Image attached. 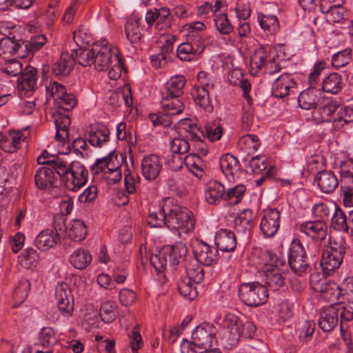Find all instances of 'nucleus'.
I'll return each instance as SVG.
<instances>
[{
  "label": "nucleus",
  "mask_w": 353,
  "mask_h": 353,
  "mask_svg": "<svg viewBox=\"0 0 353 353\" xmlns=\"http://www.w3.org/2000/svg\"><path fill=\"white\" fill-rule=\"evenodd\" d=\"M114 53L107 40L94 43L90 48H80L76 52L77 63L84 67L93 66L99 71L108 70L112 64Z\"/></svg>",
  "instance_id": "1"
},
{
  "label": "nucleus",
  "mask_w": 353,
  "mask_h": 353,
  "mask_svg": "<svg viewBox=\"0 0 353 353\" xmlns=\"http://www.w3.org/2000/svg\"><path fill=\"white\" fill-rule=\"evenodd\" d=\"M164 214L165 226L170 230H181L188 233L194 229V220L192 213L186 208L174 202L170 198L164 199Z\"/></svg>",
  "instance_id": "2"
},
{
  "label": "nucleus",
  "mask_w": 353,
  "mask_h": 353,
  "mask_svg": "<svg viewBox=\"0 0 353 353\" xmlns=\"http://www.w3.org/2000/svg\"><path fill=\"white\" fill-rule=\"evenodd\" d=\"M347 245L343 237L334 239L321 256V266L324 274L330 275L338 270L344 258Z\"/></svg>",
  "instance_id": "3"
},
{
  "label": "nucleus",
  "mask_w": 353,
  "mask_h": 353,
  "mask_svg": "<svg viewBox=\"0 0 353 353\" xmlns=\"http://www.w3.org/2000/svg\"><path fill=\"white\" fill-rule=\"evenodd\" d=\"M225 321L228 330L224 337L230 346L236 345L241 338H252L255 333L256 326L248 320L243 321L234 314H228Z\"/></svg>",
  "instance_id": "4"
},
{
  "label": "nucleus",
  "mask_w": 353,
  "mask_h": 353,
  "mask_svg": "<svg viewBox=\"0 0 353 353\" xmlns=\"http://www.w3.org/2000/svg\"><path fill=\"white\" fill-rule=\"evenodd\" d=\"M49 165L41 167L35 172L34 183L39 189L45 190L54 186L58 177L61 180V174L65 170V161L64 160H56Z\"/></svg>",
  "instance_id": "5"
},
{
  "label": "nucleus",
  "mask_w": 353,
  "mask_h": 353,
  "mask_svg": "<svg viewBox=\"0 0 353 353\" xmlns=\"http://www.w3.org/2000/svg\"><path fill=\"white\" fill-rule=\"evenodd\" d=\"M65 170L61 174V182L68 190L77 192L86 183L88 172L79 162L68 164L65 161Z\"/></svg>",
  "instance_id": "6"
},
{
  "label": "nucleus",
  "mask_w": 353,
  "mask_h": 353,
  "mask_svg": "<svg viewBox=\"0 0 353 353\" xmlns=\"http://www.w3.org/2000/svg\"><path fill=\"white\" fill-rule=\"evenodd\" d=\"M179 129L181 133L189 140L198 142L199 150L201 155H206L208 152V147L203 143L205 138L203 130L190 119H181L179 121Z\"/></svg>",
  "instance_id": "7"
},
{
  "label": "nucleus",
  "mask_w": 353,
  "mask_h": 353,
  "mask_svg": "<svg viewBox=\"0 0 353 353\" xmlns=\"http://www.w3.org/2000/svg\"><path fill=\"white\" fill-rule=\"evenodd\" d=\"M288 261L292 270L301 274L308 268L307 263V254L299 240L292 241L289 252Z\"/></svg>",
  "instance_id": "8"
},
{
  "label": "nucleus",
  "mask_w": 353,
  "mask_h": 353,
  "mask_svg": "<svg viewBox=\"0 0 353 353\" xmlns=\"http://www.w3.org/2000/svg\"><path fill=\"white\" fill-rule=\"evenodd\" d=\"M339 107L340 104L337 101H327L318 108H315L312 117L317 123L332 122L336 128H342L343 123L339 124Z\"/></svg>",
  "instance_id": "9"
},
{
  "label": "nucleus",
  "mask_w": 353,
  "mask_h": 353,
  "mask_svg": "<svg viewBox=\"0 0 353 353\" xmlns=\"http://www.w3.org/2000/svg\"><path fill=\"white\" fill-rule=\"evenodd\" d=\"M217 247L210 245L203 241L196 242L193 247V253L196 261L201 265H212L219 260Z\"/></svg>",
  "instance_id": "10"
},
{
  "label": "nucleus",
  "mask_w": 353,
  "mask_h": 353,
  "mask_svg": "<svg viewBox=\"0 0 353 353\" xmlns=\"http://www.w3.org/2000/svg\"><path fill=\"white\" fill-rule=\"evenodd\" d=\"M192 339L199 348L209 350L216 339L215 327L208 323H201L193 330Z\"/></svg>",
  "instance_id": "11"
},
{
  "label": "nucleus",
  "mask_w": 353,
  "mask_h": 353,
  "mask_svg": "<svg viewBox=\"0 0 353 353\" xmlns=\"http://www.w3.org/2000/svg\"><path fill=\"white\" fill-rule=\"evenodd\" d=\"M281 223V213L276 208L265 210L261 220L260 228L265 238L274 236Z\"/></svg>",
  "instance_id": "12"
},
{
  "label": "nucleus",
  "mask_w": 353,
  "mask_h": 353,
  "mask_svg": "<svg viewBox=\"0 0 353 353\" xmlns=\"http://www.w3.org/2000/svg\"><path fill=\"white\" fill-rule=\"evenodd\" d=\"M239 296L246 305L257 307L266 303L269 294L268 288H239Z\"/></svg>",
  "instance_id": "13"
},
{
  "label": "nucleus",
  "mask_w": 353,
  "mask_h": 353,
  "mask_svg": "<svg viewBox=\"0 0 353 353\" xmlns=\"http://www.w3.org/2000/svg\"><path fill=\"white\" fill-rule=\"evenodd\" d=\"M105 168L108 169L110 173H117V179H115L116 181L121 179V172L117 159V155L115 154L114 150H111L108 156L101 159H97L94 164L91 167V170L94 174H98L102 172Z\"/></svg>",
  "instance_id": "14"
},
{
  "label": "nucleus",
  "mask_w": 353,
  "mask_h": 353,
  "mask_svg": "<svg viewBox=\"0 0 353 353\" xmlns=\"http://www.w3.org/2000/svg\"><path fill=\"white\" fill-rule=\"evenodd\" d=\"M263 279L261 281H256L250 283H244L241 287H281L283 283V278L280 274L278 267H272L264 269L262 271Z\"/></svg>",
  "instance_id": "15"
},
{
  "label": "nucleus",
  "mask_w": 353,
  "mask_h": 353,
  "mask_svg": "<svg viewBox=\"0 0 353 353\" xmlns=\"http://www.w3.org/2000/svg\"><path fill=\"white\" fill-rule=\"evenodd\" d=\"M78 50H73L70 53L63 52L59 59L52 66V72L57 77H65L70 73L75 62H77L76 52Z\"/></svg>",
  "instance_id": "16"
},
{
  "label": "nucleus",
  "mask_w": 353,
  "mask_h": 353,
  "mask_svg": "<svg viewBox=\"0 0 353 353\" xmlns=\"http://www.w3.org/2000/svg\"><path fill=\"white\" fill-rule=\"evenodd\" d=\"M338 310L336 305L332 304L319 311V326L325 332L333 330L339 324Z\"/></svg>",
  "instance_id": "17"
},
{
  "label": "nucleus",
  "mask_w": 353,
  "mask_h": 353,
  "mask_svg": "<svg viewBox=\"0 0 353 353\" xmlns=\"http://www.w3.org/2000/svg\"><path fill=\"white\" fill-rule=\"evenodd\" d=\"M110 130L104 125H91L88 132V141L94 147L101 148L110 141Z\"/></svg>",
  "instance_id": "18"
},
{
  "label": "nucleus",
  "mask_w": 353,
  "mask_h": 353,
  "mask_svg": "<svg viewBox=\"0 0 353 353\" xmlns=\"http://www.w3.org/2000/svg\"><path fill=\"white\" fill-rule=\"evenodd\" d=\"M300 231L313 239L324 240L327 234V226L325 221H310L300 225Z\"/></svg>",
  "instance_id": "19"
},
{
  "label": "nucleus",
  "mask_w": 353,
  "mask_h": 353,
  "mask_svg": "<svg viewBox=\"0 0 353 353\" xmlns=\"http://www.w3.org/2000/svg\"><path fill=\"white\" fill-rule=\"evenodd\" d=\"M296 82L290 74H283L273 83L272 93L276 98L287 96L290 89L296 87Z\"/></svg>",
  "instance_id": "20"
},
{
  "label": "nucleus",
  "mask_w": 353,
  "mask_h": 353,
  "mask_svg": "<svg viewBox=\"0 0 353 353\" xmlns=\"http://www.w3.org/2000/svg\"><path fill=\"white\" fill-rule=\"evenodd\" d=\"M25 139L26 137L23 132L10 130L0 138V148L6 152H15L20 148L21 141Z\"/></svg>",
  "instance_id": "21"
},
{
  "label": "nucleus",
  "mask_w": 353,
  "mask_h": 353,
  "mask_svg": "<svg viewBox=\"0 0 353 353\" xmlns=\"http://www.w3.org/2000/svg\"><path fill=\"white\" fill-rule=\"evenodd\" d=\"M254 255L256 257V263L262 271L272 267L282 266L285 263L280 256L267 250L257 249L254 251Z\"/></svg>",
  "instance_id": "22"
},
{
  "label": "nucleus",
  "mask_w": 353,
  "mask_h": 353,
  "mask_svg": "<svg viewBox=\"0 0 353 353\" xmlns=\"http://www.w3.org/2000/svg\"><path fill=\"white\" fill-rule=\"evenodd\" d=\"M224 186L216 180L208 181L204 187L205 199L210 205H217L224 201Z\"/></svg>",
  "instance_id": "23"
},
{
  "label": "nucleus",
  "mask_w": 353,
  "mask_h": 353,
  "mask_svg": "<svg viewBox=\"0 0 353 353\" xmlns=\"http://www.w3.org/2000/svg\"><path fill=\"white\" fill-rule=\"evenodd\" d=\"M161 168L159 158L156 154L145 156L142 160V174L147 180L155 179L159 176Z\"/></svg>",
  "instance_id": "24"
},
{
  "label": "nucleus",
  "mask_w": 353,
  "mask_h": 353,
  "mask_svg": "<svg viewBox=\"0 0 353 353\" xmlns=\"http://www.w3.org/2000/svg\"><path fill=\"white\" fill-rule=\"evenodd\" d=\"M215 244L217 248L223 252H232L237 244L236 235L231 230L221 229L215 236Z\"/></svg>",
  "instance_id": "25"
},
{
  "label": "nucleus",
  "mask_w": 353,
  "mask_h": 353,
  "mask_svg": "<svg viewBox=\"0 0 353 353\" xmlns=\"http://www.w3.org/2000/svg\"><path fill=\"white\" fill-rule=\"evenodd\" d=\"M55 296L60 312L64 316H70L74 305L70 288H56Z\"/></svg>",
  "instance_id": "26"
},
{
  "label": "nucleus",
  "mask_w": 353,
  "mask_h": 353,
  "mask_svg": "<svg viewBox=\"0 0 353 353\" xmlns=\"http://www.w3.org/2000/svg\"><path fill=\"white\" fill-rule=\"evenodd\" d=\"M186 83V79L183 75L172 77L166 83L165 90L162 94L170 97H180L183 94V90Z\"/></svg>",
  "instance_id": "27"
},
{
  "label": "nucleus",
  "mask_w": 353,
  "mask_h": 353,
  "mask_svg": "<svg viewBox=\"0 0 353 353\" xmlns=\"http://www.w3.org/2000/svg\"><path fill=\"white\" fill-rule=\"evenodd\" d=\"M18 79L19 89L26 91H32L37 88V69L28 66Z\"/></svg>",
  "instance_id": "28"
},
{
  "label": "nucleus",
  "mask_w": 353,
  "mask_h": 353,
  "mask_svg": "<svg viewBox=\"0 0 353 353\" xmlns=\"http://www.w3.org/2000/svg\"><path fill=\"white\" fill-rule=\"evenodd\" d=\"M203 50L204 47L203 46L190 42H185L178 46L177 56L182 61H190L194 60Z\"/></svg>",
  "instance_id": "29"
},
{
  "label": "nucleus",
  "mask_w": 353,
  "mask_h": 353,
  "mask_svg": "<svg viewBox=\"0 0 353 353\" xmlns=\"http://www.w3.org/2000/svg\"><path fill=\"white\" fill-rule=\"evenodd\" d=\"M57 233L52 230L47 229L41 231L37 236L34 245L39 250L46 251L52 248L57 243Z\"/></svg>",
  "instance_id": "30"
},
{
  "label": "nucleus",
  "mask_w": 353,
  "mask_h": 353,
  "mask_svg": "<svg viewBox=\"0 0 353 353\" xmlns=\"http://www.w3.org/2000/svg\"><path fill=\"white\" fill-rule=\"evenodd\" d=\"M316 179L319 188L325 193L332 192L339 183L334 173L328 170L319 172Z\"/></svg>",
  "instance_id": "31"
},
{
  "label": "nucleus",
  "mask_w": 353,
  "mask_h": 353,
  "mask_svg": "<svg viewBox=\"0 0 353 353\" xmlns=\"http://www.w3.org/2000/svg\"><path fill=\"white\" fill-rule=\"evenodd\" d=\"M219 163L222 172L226 177H234L240 171L241 165L239 160L230 154L222 156Z\"/></svg>",
  "instance_id": "32"
},
{
  "label": "nucleus",
  "mask_w": 353,
  "mask_h": 353,
  "mask_svg": "<svg viewBox=\"0 0 353 353\" xmlns=\"http://www.w3.org/2000/svg\"><path fill=\"white\" fill-rule=\"evenodd\" d=\"M210 90L205 88H200L198 86H193L190 94L195 104L203 110L210 112L212 110V105L210 97Z\"/></svg>",
  "instance_id": "33"
},
{
  "label": "nucleus",
  "mask_w": 353,
  "mask_h": 353,
  "mask_svg": "<svg viewBox=\"0 0 353 353\" xmlns=\"http://www.w3.org/2000/svg\"><path fill=\"white\" fill-rule=\"evenodd\" d=\"M164 248L168 256L169 265L171 266L178 265L188 252L187 246L182 242L176 243L173 245H165Z\"/></svg>",
  "instance_id": "34"
},
{
  "label": "nucleus",
  "mask_w": 353,
  "mask_h": 353,
  "mask_svg": "<svg viewBox=\"0 0 353 353\" xmlns=\"http://www.w3.org/2000/svg\"><path fill=\"white\" fill-rule=\"evenodd\" d=\"M24 41L17 40L14 37H3L0 39V56L5 57L13 55L21 48Z\"/></svg>",
  "instance_id": "35"
},
{
  "label": "nucleus",
  "mask_w": 353,
  "mask_h": 353,
  "mask_svg": "<svg viewBox=\"0 0 353 353\" xmlns=\"http://www.w3.org/2000/svg\"><path fill=\"white\" fill-rule=\"evenodd\" d=\"M343 87L341 76L336 72L329 74L321 83V90L331 94L339 93Z\"/></svg>",
  "instance_id": "36"
},
{
  "label": "nucleus",
  "mask_w": 353,
  "mask_h": 353,
  "mask_svg": "<svg viewBox=\"0 0 353 353\" xmlns=\"http://www.w3.org/2000/svg\"><path fill=\"white\" fill-rule=\"evenodd\" d=\"M186 273L187 276L183 279V282L187 287L201 284L204 279V270L199 264L186 266Z\"/></svg>",
  "instance_id": "37"
},
{
  "label": "nucleus",
  "mask_w": 353,
  "mask_h": 353,
  "mask_svg": "<svg viewBox=\"0 0 353 353\" xmlns=\"http://www.w3.org/2000/svg\"><path fill=\"white\" fill-rule=\"evenodd\" d=\"M271 49L270 48H265L261 46L251 56L250 64L252 69H256L258 70L264 68L266 69V65L270 58Z\"/></svg>",
  "instance_id": "38"
},
{
  "label": "nucleus",
  "mask_w": 353,
  "mask_h": 353,
  "mask_svg": "<svg viewBox=\"0 0 353 353\" xmlns=\"http://www.w3.org/2000/svg\"><path fill=\"white\" fill-rule=\"evenodd\" d=\"M179 98L162 94L161 105L163 111L174 116L181 114L184 109V104Z\"/></svg>",
  "instance_id": "39"
},
{
  "label": "nucleus",
  "mask_w": 353,
  "mask_h": 353,
  "mask_svg": "<svg viewBox=\"0 0 353 353\" xmlns=\"http://www.w3.org/2000/svg\"><path fill=\"white\" fill-rule=\"evenodd\" d=\"M141 18H132L129 19L125 26V32L128 39L132 43L139 42L142 37L139 23Z\"/></svg>",
  "instance_id": "40"
},
{
  "label": "nucleus",
  "mask_w": 353,
  "mask_h": 353,
  "mask_svg": "<svg viewBox=\"0 0 353 353\" xmlns=\"http://www.w3.org/2000/svg\"><path fill=\"white\" fill-rule=\"evenodd\" d=\"M328 4L327 1H324L321 4V10L322 12L326 14L328 21L332 23H339L344 19L345 8L339 5H332L326 8Z\"/></svg>",
  "instance_id": "41"
},
{
  "label": "nucleus",
  "mask_w": 353,
  "mask_h": 353,
  "mask_svg": "<svg viewBox=\"0 0 353 353\" xmlns=\"http://www.w3.org/2000/svg\"><path fill=\"white\" fill-rule=\"evenodd\" d=\"M18 259L22 267L26 269H34L37 266L39 255L34 248H28L23 251Z\"/></svg>",
  "instance_id": "42"
},
{
  "label": "nucleus",
  "mask_w": 353,
  "mask_h": 353,
  "mask_svg": "<svg viewBox=\"0 0 353 353\" xmlns=\"http://www.w3.org/2000/svg\"><path fill=\"white\" fill-rule=\"evenodd\" d=\"M92 261V256L88 251L79 248L70 255V263L77 269L85 268Z\"/></svg>",
  "instance_id": "43"
},
{
  "label": "nucleus",
  "mask_w": 353,
  "mask_h": 353,
  "mask_svg": "<svg viewBox=\"0 0 353 353\" xmlns=\"http://www.w3.org/2000/svg\"><path fill=\"white\" fill-rule=\"evenodd\" d=\"M68 236L70 239L75 241H80L85 239L87 234V229L83 221L76 219L68 224Z\"/></svg>",
  "instance_id": "44"
},
{
  "label": "nucleus",
  "mask_w": 353,
  "mask_h": 353,
  "mask_svg": "<svg viewBox=\"0 0 353 353\" xmlns=\"http://www.w3.org/2000/svg\"><path fill=\"white\" fill-rule=\"evenodd\" d=\"M185 165L188 170L201 179L204 173L205 165L198 154H189L185 157Z\"/></svg>",
  "instance_id": "45"
},
{
  "label": "nucleus",
  "mask_w": 353,
  "mask_h": 353,
  "mask_svg": "<svg viewBox=\"0 0 353 353\" xmlns=\"http://www.w3.org/2000/svg\"><path fill=\"white\" fill-rule=\"evenodd\" d=\"M253 213L250 209H245L239 214L234 221L235 228L238 231H250L252 228Z\"/></svg>",
  "instance_id": "46"
},
{
  "label": "nucleus",
  "mask_w": 353,
  "mask_h": 353,
  "mask_svg": "<svg viewBox=\"0 0 353 353\" xmlns=\"http://www.w3.org/2000/svg\"><path fill=\"white\" fill-rule=\"evenodd\" d=\"M258 21L261 28L268 34H274L279 30V23L274 15L259 14Z\"/></svg>",
  "instance_id": "47"
},
{
  "label": "nucleus",
  "mask_w": 353,
  "mask_h": 353,
  "mask_svg": "<svg viewBox=\"0 0 353 353\" xmlns=\"http://www.w3.org/2000/svg\"><path fill=\"white\" fill-rule=\"evenodd\" d=\"M332 225L339 231L347 232L350 226H349L348 219L345 212L336 205L332 212Z\"/></svg>",
  "instance_id": "48"
},
{
  "label": "nucleus",
  "mask_w": 353,
  "mask_h": 353,
  "mask_svg": "<svg viewBox=\"0 0 353 353\" xmlns=\"http://www.w3.org/2000/svg\"><path fill=\"white\" fill-rule=\"evenodd\" d=\"M54 123L56 125V139L59 141H64L68 139V127L70 124V119L67 115H60L55 119Z\"/></svg>",
  "instance_id": "49"
},
{
  "label": "nucleus",
  "mask_w": 353,
  "mask_h": 353,
  "mask_svg": "<svg viewBox=\"0 0 353 353\" xmlns=\"http://www.w3.org/2000/svg\"><path fill=\"white\" fill-rule=\"evenodd\" d=\"M239 145L245 153L252 154L257 151L260 146V143L256 135L246 134L240 139Z\"/></svg>",
  "instance_id": "50"
},
{
  "label": "nucleus",
  "mask_w": 353,
  "mask_h": 353,
  "mask_svg": "<svg viewBox=\"0 0 353 353\" xmlns=\"http://www.w3.org/2000/svg\"><path fill=\"white\" fill-rule=\"evenodd\" d=\"M317 97L315 90L307 89L301 92L298 98L299 106L304 110H310L316 108Z\"/></svg>",
  "instance_id": "51"
},
{
  "label": "nucleus",
  "mask_w": 353,
  "mask_h": 353,
  "mask_svg": "<svg viewBox=\"0 0 353 353\" xmlns=\"http://www.w3.org/2000/svg\"><path fill=\"white\" fill-rule=\"evenodd\" d=\"M245 192V187L243 185H236L227 191L224 189V201H230V204L236 205L241 202Z\"/></svg>",
  "instance_id": "52"
},
{
  "label": "nucleus",
  "mask_w": 353,
  "mask_h": 353,
  "mask_svg": "<svg viewBox=\"0 0 353 353\" xmlns=\"http://www.w3.org/2000/svg\"><path fill=\"white\" fill-rule=\"evenodd\" d=\"M336 206L335 204L327 205V203H319L313 206L312 214L314 216L325 221L329 219Z\"/></svg>",
  "instance_id": "53"
},
{
  "label": "nucleus",
  "mask_w": 353,
  "mask_h": 353,
  "mask_svg": "<svg viewBox=\"0 0 353 353\" xmlns=\"http://www.w3.org/2000/svg\"><path fill=\"white\" fill-rule=\"evenodd\" d=\"M216 28L222 34H229L233 30V26L230 22L226 14H218L214 18Z\"/></svg>",
  "instance_id": "54"
},
{
  "label": "nucleus",
  "mask_w": 353,
  "mask_h": 353,
  "mask_svg": "<svg viewBox=\"0 0 353 353\" xmlns=\"http://www.w3.org/2000/svg\"><path fill=\"white\" fill-rule=\"evenodd\" d=\"M39 339L43 347H49L57 343L56 334L50 327H43L39 332Z\"/></svg>",
  "instance_id": "55"
},
{
  "label": "nucleus",
  "mask_w": 353,
  "mask_h": 353,
  "mask_svg": "<svg viewBox=\"0 0 353 353\" xmlns=\"http://www.w3.org/2000/svg\"><path fill=\"white\" fill-rule=\"evenodd\" d=\"M164 201L161 208L156 212H150L147 221L151 228H161L165 225V214H164Z\"/></svg>",
  "instance_id": "56"
},
{
  "label": "nucleus",
  "mask_w": 353,
  "mask_h": 353,
  "mask_svg": "<svg viewBox=\"0 0 353 353\" xmlns=\"http://www.w3.org/2000/svg\"><path fill=\"white\" fill-rule=\"evenodd\" d=\"M180 134H181V132ZM184 134L185 133L183 132L182 135L185 137V139L176 137L173 139L170 142V148L172 153L182 155L189 151L190 147L188 141L189 139H187Z\"/></svg>",
  "instance_id": "57"
},
{
  "label": "nucleus",
  "mask_w": 353,
  "mask_h": 353,
  "mask_svg": "<svg viewBox=\"0 0 353 353\" xmlns=\"http://www.w3.org/2000/svg\"><path fill=\"white\" fill-rule=\"evenodd\" d=\"M336 305V310H338V317L340 319V330L343 332L345 323L353 321V307L351 306H342L339 304Z\"/></svg>",
  "instance_id": "58"
},
{
  "label": "nucleus",
  "mask_w": 353,
  "mask_h": 353,
  "mask_svg": "<svg viewBox=\"0 0 353 353\" xmlns=\"http://www.w3.org/2000/svg\"><path fill=\"white\" fill-rule=\"evenodd\" d=\"M99 316L102 321L106 323H110L116 319V312L114 307L111 301L104 302L101 307Z\"/></svg>",
  "instance_id": "59"
},
{
  "label": "nucleus",
  "mask_w": 353,
  "mask_h": 353,
  "mask_svg": "<svg viewBox=\"0 0 353 353\" xmlns=\"http://www.w3.org/2000/svg\"><path fill=\"white\" fill-rule=\"evenodd\" d=\"M150 262L154 268L159 272H161L166 268V266L169 264V259L164 247L158 252V254L151 256Z\"/></svg>",
  "instance_id": "60"
},
{
  "label": "nucleus",
  "mask_w": 353,
  "mask_h": 353,
  "mask_svg": "<svg viewBox=\"0 0 353 353\" xmlns=\"http://www.w3.org/2000/svg\"><path fill=\"white\" fill-rule=\"evenodd\" d=\"M351 50L346 48L335 53L332 58V65L336 69L348 64L351 59Z\"/></svg>",
  "instance_id": "61"
},
{
  "label": "nucleus",
  "mask_w": 353,
  "mask_h": 353,
  "mask_svg": "<svg viewBox=\"0 0 353 353\" xmlns=\"http://www.w3.org/2000/svg\"><path fill=\"white\" fill-rule=\"evenodd\" d=\"M176 116L168 112H163L161 114H150L149 117L154 126L163 125L165 127L170 126L174 121H176L174 117Z\"/></svg>",
  "instance_id": "62"
},
{
  "label": "nucleus",
  "mask_w": 353,
  "mask_h": 353,
  "mask_svg": "<svg viewBox=\"0 0 353 353\" xmlns=\"http://www.w3.org/2000/svg\"><path fill=\"white\" fill-rule=\"evenodd\" d=\"M205 137L208 138L211 142L218 141L221 138L223 129L216 123H209L205 125L203 130Z\"/></svg>",
  "instance_id": "63"
},
{
  "label": "nucleus",
  "mask_w": 353,
  "mask_h": 353,
  "mask_svg": "<svg viewBox=\"0 0 353 353\" xmlns=\"http://www.w3.org/2000/svg\"><path fill=\"white\" fill-rule=\"evenodd\" d=\"M158 19L156 28L159 30L167 29L171 26L172 20L170 12L168 8H161L158 10Z\"/></svg>",
  "instance_id": "64"
}]
</instances>
